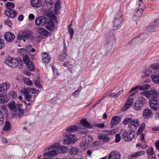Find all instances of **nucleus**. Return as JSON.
I'll return each mask as SVG.
<instances>
[{
  "label": "nucleus",
  "instance_id": "15",
  "mask_svg": "<svg viewBox=\"0 0 159 159\" xmlns=\"http://www.w3.org/2000/svg\"><path fill=\"white\" fill-rule=\"evenodd\" d=\"M134 101L132 98L129 97L126 104L123 106L121 110L122 111H125L133 104Z\"/></svg>",
  "mask_w": 159,
  "mask_h": 159
},
{
  "label": "nucleus",
  "instance_id": "3",
  "mask_svg": "<svg viewBox=\"0 0 159 159\" xmlns=\"http://www.w3.org/2000/svg\"><path fill=\"white\" fill-rule=\"evenodd\" d=\"M8 105L10 109L12 111L13 116H15L16 115L17 108L18 111V115L19 117L20 118L22 116L24 113L23 110L20 107L19 105H16L14 102H9Z\"/></svg>",
  "mask_w": 159,
  "mask_h": 159
},
{
  "label": "nucleus",
  "instance_id": "4",
  "mask_svg": "<svg viewBox=\"0 0 159 159\" xmlns=\"http://www.w3.org/2000/svg\"><path fill=\"white\" fill-rule=\"evenodd\" d=\"M140 94L145 96L148 98H151L150 100L157 99V95L156 91L154 90H151L148 91H143Z\"/></svg>",
  "mask_w": 159,
  "mask_h": 159
},
{
  "label": "nucleus",
  "instance_id": "30",
  "mask_svg": "<svg viewBox=\"0 0 159 159\" xmlns=\"http://www.w3.org/2000/svg\"><path fill=\"white\" fill-rule=\"evenodd\" d=\"M80 128V127H78L76 125H72L69 126L66 130L69 132L73 133L77 131L78 129Z\"/></svg>",
  "mask_w": 159,
  "mask_h": 159
},
{
  "label": "nucleus",
  "instance_id": "39",
  "mask_svg": "<svg viewBox=\"0 0 159 159\" xmlns=\"http://www.w3.org/2000/svg\"><path fill=\"white\" fill-rule=\"evenodd\" d=\"M135 133L134 132L132 131L130 132L129 134H128L127 137H128V141H126V142H129L131 141L134 138Z\"/></svg>",
  "mask_w": 159,
  "mask_h": 159
},
{
  "label": "nucleus",
  "instance_id": "20",
  "mask_svg": "<svg viewBox=\"0 0 159 159\" xmlns=\"http://www.w3.org/2000/svg\"><path fill=\"white\" fill-rule=\"evenodd\" d=\"M98 138L100 140H102L104 142L108 143L110 139L107 134H100L98 135Z\"/></svg>",
  "mask_w": 159,
  "mask_h": 159
},
{
  "label": "nucleus",
  "instance_id": "40",
  "mask_svg": "<svg viewBox=\"0 0 159 159\" xmlns=\"http://www.w3.org/2000/svg\"><path fill=\"white\" fill-rule=\"evenodd\" d=\"M145 128V124L144 123H142L139 127L137 132V134L138 135H139L140 134L143 132Z\"/></svg>",
  "mask_w": 159,
  "mask_h": 159
},
{
  "label": "nucleus",
  "instance_id": "49",
  "mask_svg": "<svg viewBox=\"0 0 159 159\" xmlns=\"http://www.w3.org/2000/svg\"><path fill=\"white\" fill-rule=\"evenodd\" d=\"M40 77H39V79L34 80V84L36 86L41 88L42 87V85L40 84Z\"/></svg>",
  "mask_w": 159,
  "mask_h": 159
},
{
  "label": "nucleus",
  "instance_id": "61",
  "mask_svg": "<svg viewBox=\"0 0 159 159\" xmlns=\"http://www.w3.org/2000/svg\"><path fill=\"white\" fill-rule=\"evenodd\" d=\"M68 31L70 33V34L71 36V39H72L73 35L74 34V29L72 28H70L68 29Z\"/></svg>",
  "mask_w": 159,
  "mask_h": 159
},
{
  "label": "nucleus",
  "instance_id": "54",
  "mask_svg": "<svg viewBox=\"0 0 159 159\" xmlns=\"http://www.w3.org/2000/svg\"><path fill=\"white\" fill-rule=\"evenodd\" d=\"M151 68L154 70L159 69V64L154 63L152 64L150 66Z\"/></svg>",
  "mask_w": 159,
  "mask_h": 159
},
{
  "label": "nucleus",
  "instance_id": "47",
  "mask_svg": "<svg viewBox=\"0 0 159 159\" xmlns=\"http://www.w3.org/2000/svg\"><path fill=\"white\" fill-rule=\"evenodd\" d=\"M23 81L25 84L31 85L33 84L32 82L30 80L29 78H24L23 79Z\"/></svg>",
  "mask_w": 159,
  "mask_h": 159
},
{
  "label": "nucleus",
  "instance_id": "7",
  "mask_svg": "<svg viewBox=\"0 0 159 159\" xmlns=\"http://www.w3.org/2000/svg\"><path fill=\"white\" fill-rule=\"evenodd\" d=\"M146 103V100L145 101L141 99L136 101L134 103L133 108L134 110L136 111L141 110L143 107L144 105Z\"/></svg>",
  "mask_w": 159,
  "mask_h": 159
},
{
  "label": "nucleus",
  "instance_id": "19",
  "mask_svg": "<svg viewBox=\"0 0 159 159\" xmlns=\"http://www.w3.org/2000/svg\"><path fill=\"white\" fill-rule=\"evenodd\" d=\"M30 4L33 7L38 8L42 6V3L41 0H31Z\"/></svg>",
  "mask_w": 159,
  "mask_h": 159
},
{
  "label": "nucleus",
  "instance_id": "13",
  "mask_svg": "<svg viewBox=\"0 0 159 159\" xmlns=\"http://www.w3.org/2000/svg\"><path fill=\"white\" fill-rule=\"evenodd\" d=\"M121 154L116 151H112L109 154L108 159H120Z\"/></svg>",
  "mask_w": 159,
  "mask_h": 159
},
{
  "label": "nucleus",
  "instance_id": "1",
  "mask_svg": "<svg viewBox=\"0 0 159 159\" xmlns=\"http://www.w3.org/2000/svg\"><path fill=\"white\" fill-rule=\"evenodd\" d=\"M5 64L12 68H15L18 66L19 69H21L24 64L21 59L20 58L17 59L8 57L5 61Z\"/></svg>",
  "mask_w": 159,
  "mask_h": 159
},
{
  "label": "nucleus",
  "instance_id": "48",
  "mask_svg": "<svg viewBox=\"0 0 159 159\" xmlns=\"http://www.w3.org/2000/svg\"><path fill=\"white\" fill-rule=\"evenodd\" d=\"M82 89V87L81 86L79 87L78 89L74 91L73 94V96L75 97H78L80 94V92L81 89Z\"/></svg>",
  "mask_w": 159,
  "mask_h": 159
},
{
  "label": "nucleus",
  "instance_id": "9",
  "mask_svg": "<svg viewBox=\"0 0 159 159\" xmlns=\"http://www.w3.org/2000/svg\"><path fill=\"white\" fill-rule=\"evenodd\" d=\"M53 2L52 0H45L43 6V9L45 11H48L53 6Z\"/></svg>",
  "mask_w": 159,
  "mask_h": 159
},
{
  "label": "nucleus",
  "instance_id": "28",
  "mask_svg": "<svg viewBox=\"0 0 159 159\" xmlns=\"http://www.w3.org/2000/svg\"><path fill=\"white\" fill-rule=\"evenodd\" d=\"M140 125V122L138 119H134L131 121L130 122V125H129L128 126L129 128H131L132 127H137Z\"/></svg>",
  "mask_w": 159,
  "mask_h": 159
},
{
  "label": "nucleus",
  "instance_id": "41",
  "mask_svg": "<svg viewBox=\"0 0 159 159\" xmlns=\"http://www.w3.org/2000/svg\"><path fill=\"white\" fill-rule=\"evenodd\" d=\"M68 55L65 53L60 55L59 57V59L61 61H64L67 60Z\"/></svg>",
  "mask_w": 159,
  "mask_h": 159
},
{
  "label": "nucleus",
  "instance_id": "62",
  "mask_svg": "<svg viewBox=\"0 0 159 159\" xmlns=\"http://www.w3.org/2000/svg\"><path fill=\"white\" fill-rule=\"evenodd\" d=\"M4 40L0 39V49L2 48L4 46Z\"/></svg>",
  "mask_w": 159,
  "mask_h": 159
},
{
  "label": "nucleus",
  "instance_id": "12",
  "mask_svg": "<svg viewBox=\"0 0 159 159\" xmlns=\"http://www.w3.org/2000/svg\"><path fill=\"white\" fill-rule=\"evenodd\" d=\"M47 19L42 16L37 18L35 20V23L38 26H42L46 24L47 22Z\"/></svg>",
  "mask_w": 159,
  "mask_h": 159
},
{
  "label": "nucleus",
  "instance_id": "56",
  "mask_svg": "<svg viewBox=\"0 0 159 159\" xmlns=\"http://www.w3.org/2000/svg\"><path fill=\"white\" fill-rule=\"evenodd\" d=\"M94 126L100 129H103L105 127V124L103 123L95 124Z\"/></svg>",
  "mask_w": 159,
  "mask_h": 159
},
{
  "label": "nucleus",
  "instance_id": "27",
  "mask_svg": "<svg viewBox=\"0 0 159 159\" xmlns=\"http://www.w3.org/2000/svg\"><path fill=\"white\" fill-rule=\"evenodd\" d=\"M80 123L81 125L88 128H92L91 125L87 121L86 119H82L80 120Z\"/></svg>",
  "mask_w": 159,
  "mask_h": 159
},
{
  "label": "nucleus",
  "instance_id": "50",
  "mask_svg": "<svg viewBox=\"0 0 159 159\" xmlns=\"http://www.w3.org/2000/svg\"><path fill=\"white\" fill-rule=\"evenodd\" d=\"M5 5L7 8H9L12 9L15 7L14 4L12 2H7Z\"/></svg>",
  "mask_w": 159,
  "mask_h": 159
},
{
  "label": "nucleus",
  "instance_id": "5",
  "mask_svg": "<svg viewBox=\"0 0 159 159\" xmlns=\"http://www.w3.org/2000/svg\"><path fill=\"white\" fill-rule=\"evenodd\" d=\"M32 32L31 31L26 30L22 31L17 36V39L18 40H22L23 38L32 39Z\"/></svg>",
  "mask_w": 159,
  "mask_h": 159
},
{
  "label": "nucleus",
  "instance_id": "45",
  "mask_svg": "<svg viewBox=\"0 0 159 159\" xmlns=\"http://www.w3.org/2000/svg\"><path fill=\"white\" fill-rule=\"evenodd\" d=\"M114 39V36L113 34H111L110 35L107 37L106 40L108 43H110L113 41Z\"/></svg>",
  "mask_w": 159,
  "mask_h": 159
},
{
  "label": "nucleus",
  "instance_id": "2",
  "mask_svg": "<svg viewBox=\"0 0 159 159\" xmlns=\"http://www.w3.org/2000/svg\"><path fill=\"white\" fill-rule=\"evenodd\" d=\"M124 21V14L121 12H119L116 15V17L113 22V29L117 30L122 25Z\"/></svg>",
  "mask_w": 159,
  "mask_h": 159
},
{
  "label": "nucleus",
  "instance_id": "26",
  "mask_svg": "<svg viewBox=\"0 0 159 159\" xmlns=\"http://www.w3.org/2000/svg\"><path fill=\"white\" fill-rule=\"evenodd\" d=\"M69 150L71 155L73 156L77 154L79 151L77 148L74 146H71Z\"/></svg>",
  "mask_w": 159,
  "mask_h": 159
},
{
  "label": "nucleus",
  "instance_id": "55",
  "mask_svg": "<svg viewBox=\"0 0 159 159\" xmlns=\"http://www.w3.org/2000/svg\"><path fill=\"white\" fill-rule=\"evenodd\" d=\"M4 119V115L3 113L0 111V125L3 123Z\"/></svg>",
  "mask_w": 159,
  "mask_h": 159
},
{
  "label": "nucleus",
  "instance_id": "64",
  "mask_svg": "<svg viewBox=\"0 0 159 159\" xmlns=\"http://www.w3.org/2000/svg\"><path fill=\"white\" fill-rule=\"evenodd\" d=\"M132 120V119L131 118H126L124 120L123 122L125 124H126L129 122L131 121Z\"/></svg>",
  "mask_w": 159,
  "mask_h": 159
},
{
  "label": "nucleus",
  "instance_id": "24",
  "mask_svg": "<svg viewBox=\"0 0 159 159\" xmlns=\"http://www.w3.org/2000/svg\"><path fill=\"white\" fill-rule=\"evenodd\" d=\"M37 32L39 34H41L44 36H46L48 33V32L45 29L42 27H39L37 28Z\"/></svg>",
  "mask_w": 159,
  "mask_h": 159
},
{
  "label": "nucleus",
  "instance_id": "14",
  "mask_svg": "<svg viewBox=\"0 0 159 159\" xmlns=\"http://www.w3.org/2000/svg\"><path fill=\"white\" fill-rule=\"evenodd\" d=\"M41 55L42 56V60L44 63H48L50 62L51 58V56L47 52H43Z\"/></svg>",
  "mask_w": 159,
  "mask_h": 159
},
{
  "label": "nucleus",
  "instance_id": "51",
  "mask_svg": "<svg viewBox=\"0 0 159 159\" xmlns=\"http://www.w3.org/2000/svg\"><path fill=\"white\" fill-rule=\"evenodd\" d=\"M26 65L28 69L29 70H34V69L33 64L31 61L26 64Z\"/></svg>",
  "mask_w": 159,
  "mask_h": 159
},
{
  "label": "nucleus",
  "instance_id": "25",
  "mask_svg": "<svg viewBox=\"0 0 159 159\" xmlns=\"http://www.w3.org/2000/svg\"><path fill=\"white\" fill-rule=\"evenodd\" d=\"M144 5H142L141 7H138V9L136 11L135 13V15L137 17H140L142 14L143 12L144 11Z\"/></svg>",
  "mask_w": 159,
  "mask_h": 159
},
{
  "label": "nucleus",
  "instance_id": "18",
  "mask_svg": "<svg viewBox=\"0 0 159 159\" xmlns=\"http://www.w3.org/2000/svg\"><path fill=\"white\" fill-rule=\"evenodd\" d=\"M121 121V118L119 116H116L112 118L111 126V127H113L117 125Z\"/></svg>",
  "mask_w": 159,
  "mask_h": 159
},
{
  "label": "nucleus",
  "instance_id": "60",
  "mask_svg": "<svg viewBox=\"0 0 159 159\" xmlns=\"http://www.w3.org/2000/svg\"><path fill=\"white\" fill-rule=\"evenodd\" d=\"M25 97L26 100L28 101H30L31 96L30 94L28 93L25 96Z\"/></svg>",
  "mask_w": 159,
  "mask_h": 159
},
{
  "label": "nucleus",
  "instance_id": "38",
  "mask_svg": "<svg viewBox=\"0 0 159 159\" xmlns=\"http://www.w3.org/2000/svg\"><path fill=\"white\" fill-rule=\"evenodd\" d=\"M11 125L10 122L9 121H6L2 130L5 131H8L11 129Z\"/></svg>",
  "mask_w": 159,
  "mask_h": 159
},
{
  "label": "nucleus",
  "instance_id": "57",
  "mask_svg": "<svg viewBox=\"0 0 159 159\" xmlns=\"http://www.w3.org/2000/svg\"><path fill=\"white\" fill-rule=\"evenodd\" d=\"M28 91L30 93L33 94H35L36 93V91H38V90H36L35 89L28 88Z\"/></svg>",
  "mask_w": 159,
  "mask_h": 159
},
{
  "label": "nucleus",
  "instance_id": "36",
  "mask_svg": "<svg viewBox=\"0 0 159 159\" xmlns=\"http://www.w3.org/2000/svg\"><path fill=\"white\" fill-rule=\"evenodd\" d=\"M61 8L60 2L57 1L55 5L54 11L56 13H59V10Z\"/></svg>",
  "mask_w": 159,
  "mask_h": 159
},
{
  "label": "nucleus",
  "instance_id": "42",
  "mask_svg": "<svg viewBox=\"0 0 159 159\" xmlns=\"http://www.w3.org/2000/svg\"><path fill=\"white\" fill-rule=\"evenodd\" d=\"M18 54L19 55L23 56L27 54L26 50L24 48L19 49L18 51Z\"/></svg>",
  "mask_w": 159,
  "mask_h": 159
},
{
  "label": "nucleus",
  "instance_id": "23",
  "mask_svg": "<svg viewBox=\"0 0 159 159\" xmlns=\"http://www.w3.org/2000/svg\"><path fill=\"white\" fill-rule=\"evenodd\" d=\"M9 84L8 83H5L0 84V92L6 91L9 88Z\"/></svg>",
  "mask_w": 159,
  "mask_h": 159
},
{
  "label": "nucleus",
  "instance_id": "59",
  "mask_svg": "<svg viewBox=\"0 0 159 159\" xmlns=\"http://www.w3.org/2000/svg\"><path fill=\"white\" fill-rule=\"evenodd\" d=\"M9 95L12 98H14L17 96L16 93L14 91H12L9 93Z\"/></svg>",
  "mask_w": 159,
  "mask_h": 159
},
{
  "label": "nucleus",
  "instance_id": "31",
  "mask_svg": "<svg viewBox=\"0 0 159 159\" xmlns=\"http://www.w3.org/2000/svg\"><path fill=\"white\" fill-rule=\"evenodd\" d=\"M46 15L51 20L54 21L56 19V16L54 15L52 11H48Z\"/></svg>",
  "mask_w": 159,
  "mask_h": 159
},
{
  "label": "nucleus",
  "instance_id": "16",
  "mask_svg": "<svg viewBox=\"0 0 159 159\" xmlns=\"http://www.w3.org/2000/svg\"><path fill=\"white\" fill-rule=\"evenodd\" d=\"M4 39L8 42H12L14 39L15 36L11 32H6L4 35Z\"/></svg>",
  "mask_w": 159,
  "mask_h": 159
},
{
  "label": "nucleus",
  "instance_id": "37",
  "mask_svg": "<svg viewBox=\"0 0 159 159\" xmlns=\"http://www.w3.org/2000/svg\"><path fill=\"white\" fill-rule=\"evenodd\" d=\"M55 25L54 23L52 21L49 22L48 24L46 25V28L50 30H53L55 28Z\"/></svg>",
  "mask_w": 159,
  "mask_h": 159
},
{
  "label": "nucleus",
  "instance_id": "6",
  "mask_svg": "<svg viewBox=\"0 0 159 159\" xmlns=\"http://www.w3.org/2000/svg\"><path fill=\"white\" fill-rule=\"evenodd\" d=\"M77 138L76 135L71 134L68 136L63 140V143L65 145H70L74 144L77 141Z\"/></svg>",
  "mask_w": 159,
  "mask_h": 159
},
{
  "label": "nucleus",
  "instance_id": "44",
  "mask_svg": "<svg viewBox=\"0 0 159 159\" xmlns=\"http://www.w3.org/2000/svg\"><path fill=\"white\" fill-rule=\"evenodd\" d=\"M138 87L140 90H143L149 89L150 87V86L149 84H146L141 86H138Z\"/></svg>",
  "mask_w": 159,
  "mask_h": 159
},
{
  "label": "nucleus",
  "instance_id": "52",
  "mask_svg": "<svg viewBox=\"0 0 159 159\" xmlns=\"http://www.w3.org/2000/svg\"><path fill=\"white\" fill-rule=\"evenodd\" d=\"M152 73L151 70H145L143 73L142 77H146Z\"/></svg>",
  "mask_w": 159,
  "mask_h": 159
},
{
  "label": "nucleus",
  "instance_id": "10",
  "mask_svg": "<svg viewBox=\"0 0 159 159\" xmlns=\"http://www.w3.org/2000/svg\"><path fill=\"white\" fill-rule=\"evenodd\" d=\"M153 116L152 111L148 108L145 109L143 111V116L145 119L151 118Z\"/></svg>",
  "mask_w": 159,
  "mask_h": 159
},
{
  "label": "nucleus",
  "instance_id": "22",
  "mask_svg": "<svg viewBox=\"0 0 159 159\" xmlns=\"http://www.w3.org/2000/svg\"><path fill=\"white\" fill-rule=\"evenodd\" d=\"M10 98L7 95L3 94H0V102L1 104H3L7 102L9 100Z\"/></svg>",
  "mask_w": 159,
  "mask_h": 159
},
{
  "label": "nucleus",
  "instance_id": "34",
  "mask_svg": "<svg viewBox=\"0 0 159 159\" xmlns=\"http://www.w3.org/2000/svg\"><path fill=\"white\" fill-rule=\"evenodd\" d=\"M153 82L156 84H159V75L158 74H154L151 75Z\"/></svg>",
  "mask_w": 159,
  "mask_h": 159
},
{
  "label": "nucleus",
  "instance_id": "46",
  "mask_svg": "<svg viewBox=\"0 0 159 159\" xmlns=\"http://www.w3.org/2000/svg\"><path fill=\"white\" fill-rule=\"evenodd\" d=\"M154 151L153 147H151L148 148L147 150V153L149 156H152L154 154Z\"/></svg>",
  "mask_w": 159,
  "mask_h": 159
},
{
  "label": "nucleus",
  "instance_id": "11",
  "mask_svg": "<svg viewBox=\"0 0 159 159\" xmlns=\"http://www.w3.org/2000/svg\"><path fill=\"white\" fill-rule=\"evenodd\" d=\"M150 107L151 109L157 111L159 108L158 99L155 100H150L149 101Z\"/></svg>",
  "mask_w": 159,
  "mask_h": 159
},
{
  "label": "nucleus",
  "instance_id": "35",
  "mask_svg": "<svg viewBox=\"0 0 159 159\" xmlns=\"http://www.w3.org/2000/svg\"><path fill=\"white\" fill-rule=\"evenodd\" d=\"M128 133V132L125 129L121 131L120 133L122 138L124 139L125 141H128V137H127Z\"/></svg>",
  "mask_w": 159,
  "mask_h": 159
},
{
  "label": "nucleus",
  "instance_id": "53",
  "mask_svg": "<svg viewBox=\"0 0 159 159\" xmlns=\"http://www.w3.org/2000/svg\"><path fill=\"white\" fill-rule=\"evenodd\" d=\"M23 59L24 62L25 64L30 62V58L28 56H27V54L23 56Z\"/></svg>",
  "mask_w": 159,
  "mask_h": 159
},
{
  "label": "nucleus",
  "instance_id": "58",
  "mask_svg": "<svg viewBox=\"0 0 159 159\" xmlns=\"http://www.w3.org/2000/svg\"><path fill=\"white\" fill-rule=\"evenodd\" d=\"M120 140V134H119L116 135V139L115 141L116 143H119Z\"/></svg>",
  "mask_w": 159,
  "mask_h": 159
},
{
  "label": "nucleus",
  "instance_id": "29",
  "mask_svg": "<svg viewBox=\"0 0 159 159\" xmlns=\"http://www.w3.org/2000/svg\"><path fill=\"white\" fill-rule=\"evenodd\" d=\"M25 49L28 54H30L31 52H34L35 51V49L32 48V46L31 45H27Z\"/></svg>",
  "mask_w": 159,
  "mask_h": 159
},
{
  "label": "nucleus",
  "instance_id": "63",
  "mask_svg": "<svg viewBox=\"0 0 159 159\" xmlns=\"http://www.w3.org/2000/svg\"><path fill=\"white\" fill-rule=\"evenodd\" d=\"M5 23L9 27H10L12 25L11 21L8 19H7V20H6Z\"/></svg>",
  "mask_w": 159,
  "mask_h": 159
},
{
  "label": "nucleus",
  "instance_id": "43",
  "mask_svg": "<svg viewBox=\"0 0 159 159\" xmlns=\"http://www.w3.org/2000/svg\"><path fill=\"white\" fill-rule=\"evenodd\" d=\"M80 147L83 149H87L88 148L89 145L83 140L80 143Z\"/></svg>",
  "mask_w": 159,
  "mask_h": 159
},
{
  "label": "nucleus",
  "instance_id": "8",
  "mask_svg": "<svg viewBox=\"0 0 159 159\" xmlns=\"http://www.w3.org/2000/svg\"><path fill=\"white\" fill-rule=\"evenodd\" d=\"M55 148L59 151V152H60L61 153L66 152L67 150V148L64 146H60L58 143H55L51 145L48 147V149L52 148Z\"/></svg>",
  "mask_w": 159,
  "mask_h": 159
},
{
  "label": "nucleus",
  "instance_id": "33",
  "mask_svg": "<svg viewBox=\"0 0 159 159\" xmlns=\"http://www.w3.org/2000/svg\"><path fill=\"white\" fill-rule=\"evenodd\" d=\"M83 140L89 145V144L92 141L93 138L91 135H87L84 136Z\"/></svg>",
  "mask_w": 159,
  "mask_h": 159
},
{
  "label": "nucleus",
  "instance_id": "21",
  "mask_svg": "<svg viewBox=\"0 0 159 159\" xmlns=\"http://www.w3.org/2000/svg\"><path fill=\"white\" fill-rule=\"evenodd\" d=\"M54 148V149L45 153L43 154V156L45 157L47 156H56L58 155L59 153L57 149Z\"/></svg>",
  "mask_w": 159,
  "mask_h": 159
},
{
  "label": "nucleus",
  "instance_id": "32",
  "mask_svg": "<svg viewBox=\"0 0 159 159\" xmlns=\"http://www.w3.org/2000/svg\"><path fill=\"white\" fill-rule=\"evenodd\" d=\"M145 154V152L144 151H138L133 154L132 155H130L129 157L130 159H132L138 156H141Z\"/></svg>",
  "mask_w": 159,
  "mask_h": 159
},
{
  "label": "nucleus",
  "instance_id": "17",
  "mask_svg": "<svg viewBox=\"0 0 159 159\" xmlns=\"http://www.w3.org/2000/svg\"><path fill=\"white\" fill-rule=\"evenodd\" d=\"M5 14L8 17L14 18L16 16V12L15 10L7 8L5 11Z\"/></svg>",
  "mask_w": 159,
  "mask_h": 159
}]
</instances>
